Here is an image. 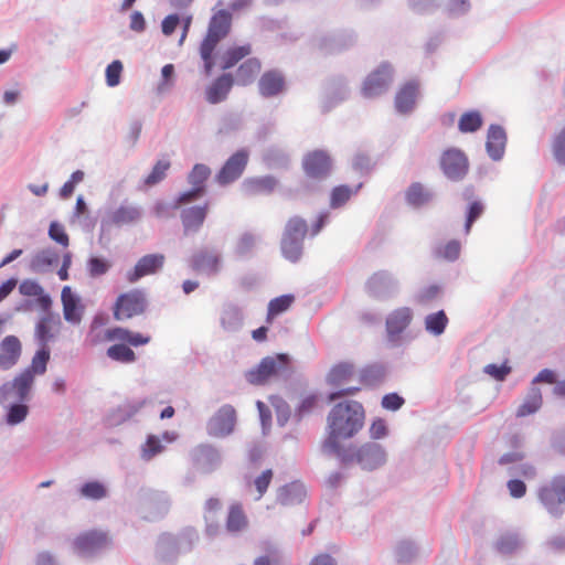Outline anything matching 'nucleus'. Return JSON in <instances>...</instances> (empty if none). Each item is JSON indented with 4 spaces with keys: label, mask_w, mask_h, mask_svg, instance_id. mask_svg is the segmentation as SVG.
I'll list each match as a JSON object with an SVG mask.
<instances>
[{
    "label": "nucleus",
    "mask_w": 565,
    "mask_h": 565,
    "mask_svg": "<svg viewBox=\"0 0 565 565\" xmlns=\"http://www.w3.org/2000/svg\"><path fill=\"white\" fill-rule=\"evenodd\" d=\"M364 409L358 402L351 401L337 404L329 417V436L324 441V448L337 451L341 439L351 438L363 426Z\"/></svg>",
    "instance_id": "f257e3e1"
},
{
    "label": "nucleus",
    "mask_w": 565,
    "mask_h": 565,
    "mask_svg": "<svg viewBox=\"0 0 565 565\" xmlns=\"http://www.w3.org/2000/svg\"><path fill=\"white\" fill-rule=\"evenodd\" d=\"M49 361L50 350L47 347L41 345V349L33 355L31 364L0 386V403L29 401L35 377L46 372Z\"/></svg>",
    "instance_id": "f03ea898"
},
{
    "label": "nucleus",
    "mask_w": 565,
    "mask_h": 565,
    "mask_svg": "<svg viewBox=\"0 0 565 565\" xmlns=\"http://www.w3.org/2000/svg\"><path fill=\"white\" fill-rule=\"evenodd\" d=\"M308 226L305 220L294 216L288 220L281 238V253L292 263L300 259Z\"/></svg>",
    "instance_id": "7ed1b4c3"
},
{
    "label": "nucleus",
    "mask_w": 565,
    "mask_h": 565,
    "mask_svg": "<svg viewBox=\"0 0 565 565\" xmlns=\"http://www.w3.org/2000/svg\"><path fill=\"white\" fill-rule=\"evenodd\" d=\"M289 358L286 354H276L264 358L259 364L246 373V380L253 385H264L270 380L285 375L288 372Z\"/></svg>",
    "instance_id": "20e7f679"
},
{
    "label": "nucleus",
    "mask_w": 565,
    "mask_h": 565,
    "mask_svg": "<svg viewBox=\"0 0 565 565\" xmlns=\"http://www.w3.org/2000/svg\"><path fill=\"white\" fill-rule=\"evenodd\" d=\"M146 297L139 289H134L118 296L114 306V318L116 320L130 319L139 316L146 310Z\"/></svg>",
    "instance_id": "39448f33"
},
{
    "label": "nucleus",
    "mask_w": 565,
    "mask_h": 565,
    "mask_svg": "<svg viewBox=\"0 0 565 565\" xmlns=\"http://www.w3.org/2000/svg\"><path fill=\"white\" fill-rule=\"evenodd\" d=\"M393 67L388 63H382L372 71L363 82L362 94L364 97L373 98L387 92L393 82Z\"/></svg>",
    "instance_id": "423d86ee"
},
{
    "label": "nucleus",
    "mask_w": 565,
    "mask_h": 565,
    "mask_svg": "<svg viewBox=\"0 0 565 565\" xmlns=\"http://www.w3.org/2000/svg\"><path fill=\"white\" fill-rule=\"evenodd\" d=\"M301 164L306 175L312 179H324L332 170L331 156L322 149L307 152L302 158Z\"/></svg>",
    "instance_id": "0eeeda50"
},
{
    "label": "nucleus",
    "mask_w": 565,
    "mask_h": 565,
    "mask_svg": "<svg viewBox=\"0 0 565 565\" xmlns=\"http://www.w3.org/2000/svg\"><path fill=\"white\" fill-rule=\"evenodd\" d=\"M386 455L381 445L370 443L358 448L353 454L344 457V461H356L363 469L372 470L381 467Z\"/></svg>",
    "instance_id": "6e6552de"
},
{
    "label": "nucleus",
    "mask_w": 565,
    "mask_h": 565,
    "mask_svg": "<svg viewBox=\"0 0 565 565\" xmlns=\"http://www.w3.org/2000/svg\"><path fill=\"white\" fill-rule=\"evenodd\" d=\"M539 498L550 513L558 515V505L565 503V477L553 478L548 484L540 489Z\"/></svg>",
    "instance_id": "1a4fd4ad"
},
{
    "label": "nucleus",
    "mask_w": 565,
    "mask_h": 565,
    "mask_svg": "<svg viewBox=\"0 0 565 565\" xmlns=\"http://www.w3.org/2000/svg\"><path fill=\"white\" fill-rule=\"evenodd\" d=\"M247 162L248 152L245 149L236 151L225 161L216 174V181L222 185L234 182L243 174Z\"/></svg>",
    "instance_id": "9d476101"
},
{
    "label": "nucleus",
    "mask_w": 565,
    "mask_h": 565,
    "mask_svg": "<svg viewBox=\"0 0 565 565\" xmlns=\"http://www.w3.org/2000/svg\"><path fill=\"white\" fill-rule=\"evenodd\" d=\"M236 425V411L232 405H223L209 420L207 430L211 436L225 437Z\"/></svg>",
    "instance_id": "9b49d317"
},
{
    "label": "nucleus",
    "mask_w": 565,
    "mask_h": 565,
    "mask_svg": "<svg viewBox=\"0 0 565 565\" xmlns=\"http://www.w3.org/2000/svg\"><path fill=\"white\" fill-rule=\"evenodd\" d=\"M440 167L447 178L460 180L468 172V159L462 151L448 149L441 156Z\"/></svg>",
    "instance_id": "f8f14e48"
},
{
    "label": "nucleus",
    "mask_w": 565,
    "mask_h": 565,
    "mask_svg": "<svg viewBox=\"0 0 565 565\" xmlns=\"http://www.w3.org/2000/svg\"><path fill=\"white\" fill-rule=\"evenodd\" d=\"M166 257L163 254H148L142 256L135 265V267L126 273V279L130 284L137 282L145 276L158 273L164 264Z\"/></svg>",
    "instance_id": "ddd939ff"
},
{
    "label": "nucleus",
    "mask_w": 565,
    "mask_h": 565,
    "mask_svg": "<svg viewBox=\"0 0 565 565\" xmlns=\"http://www.w3.org/2000/svg\"><path fill=\"white\" fill-rule=\"evenodd\" d=\"M191 267L199 274L213 276L220 273L222 259L218 253L209 249L196 252L191 257Z\"/></svg>",
    "instance_id": "4468645a"
},
{
    "label": "nucleus",
    "mask_w": 565,
    "mask_h": 565,
    "mask_svg": "<svg viewBox=\"0 0 565 565\" xmlns=\"http://www.w3.org/2000/svg\"><path fill=\"white\" fill-rule=\"evenodd\" d=\"M62 321L58 315L51 312L49 309L40 318L35 326V337L40 344L47 347V343L55 338L61 331Z\"/></svg>",
    "instance_id": "2eb2a0df"
},
{
    "label": "nucleus",
    "mask_w": 565,
    "mask_h": 565,
    "mask_svg": "<svg viewBox=\"0 0 565 565\" xmlns=\"http://www.w3.org/2000/svg\"><path fill=\"white\" fill-rule=\"evenodd\" d=\"M22 354V343L15 335H7L0 342V370L15 366Z\"/></svg>",
    "instance_id": "dca6fc26"
},
{
    "label": "nucleus",
    "mask_w": 565,
    "mask_h": 565,
    "mask_svg": "<svg viewBox=\"0 0 565 565\" xmlns=\"http://www.w3.org/2000/svg\"><path fill=\"white\" fill-rule=\"evenodd\" d=\"M306 497V488L298 481L280 487L276 493V500L282 507H295L305 501Z\"/></svg>",
    "instance_id": "f3484780"
},
{
    "label": "nucleus",
    "mask_w": 565,
    "mask_h": 565,
    "mask_svg": "<svg viewBox=\"0 0 565 565\" xmlns=\"http://www.w3.org/2000/svg\"><path fill=\"white\" fill-rule=\"evenodd\" d=\"M108 544V537L105 533L89 531L78 535L74 542L75 548L81 554H90L97 552Z\"/></svg>",
    "instance_id": "a211bd4d"
},
{
    "label": "nucleus",
    "mask_w": 565,
    "mask_h": 565,
    "mask_svg": "<svg viewBox=\"0 0 565 565\" xmlns=\"http://www.w3.org/2000/svg\"><path fill=\"white\" fill-rule=\"evenodd\" d=\"M286 86L284 75L277 70L265 72L258 81L259 94L264 97H273L282 93Z\"/></svg>",
    "instance_id": "6ab92c4d"
},
{
    "label": "nucleus",
    "mask_w": 565,
    "mask_h": 565,
    "mask_svg": "<svg viewBox=\"0 0 565 565\" xmlns=\"http://www.w3.org/2000/svg\"><path fill=\"white\" fill-rule=\"evenodd\" d=\"M419 93L417 81L406 82L399 87L395 96V107L398 113L406 114L413 110Z\"/></svg>",
    "instance_id": "aec40b11"
},
{
    "label": "nucleus",
    "mask_w": 565,
    "mask_h": 565,
    "mask_svg": "<svg viewBox=\"0 0 565 565\" xmlns=\"http://www.w3.org/2000/svg\"><path fill=\"white\" fill-rule=\"evenodd\" d=\"M209 212V204L205 203L202 206H191L184 209L181 212V222L184 228V233L198 232L203 225L205 217Z\"/></svg>",
    "instance_id": "412c9836"
},
{
    "label": "nucleus",
    "mask_w": 565,
    "mask_h": 565,
    "mask_svg": "<svg viewBox=\"0 0 565 565\" xmlns=\"http://www.w3.org/2000/svg\"><path fill=\"white\" fill-rule=\"evenodd\" d=\"M105 339L107 341L127 342L132 347L148 344L151 340L150 335H146L139 332H132L126 328L120 327L106 330Z\"/></svg>",
    "instance_id": "4be33fe9"
},
{
    "label": "nucleus",
    "mask_w": 565,
    "mask_h": 565,
    "mask_svg": "<svg viewBox=\"0 0 565 565\" xmlns=\"http://www.w3.org/2000/svg\"><path fill=\"white\" fill-rule=\"evenodd\" d=\"M61 299L64 319L73 324H78L82 320V308L78 298L73 294L71 287H63Z\"/></svg>",
    "instance_id": "5701e85b"
},
{
    "label": "nucleus",
    "mask_w": 565,
    "mask_h": 565,
    "mask_svg": "<svg viewBox=\"0 0 565 565\" xmlns=\"http://www.w3.org/2000/svg\"><path fill=\"white\" fill-rule=\"evenodd\" d=\"M248 518L244 511L243 504L234 502L228 507L225 526L230 533H239L248 527Z\"/></svg>",
    "instance_id": "b1692460"
},
{
    "label": "nucleus",
    "mask_w": 565,
    "mask_h": 565,
    "mask_svg": "<svg viewBox=\"0 0 565 565\" xmlns=\"http://www.w3.org/2000/svg\"><path fill=\"white\" fill-rule=\"evenodd\" d=\"M277 186V180L271 175L248 178L243 182L247 195L270 194Z\"/></svg>",
    "instance_id": "393cba45"
},
{
    "label": "nucleus",
    "mask_w": 565,
    "mask_h": 565,
    "mask_svg": "<svg viewBox=\"0 0 565 565\" xmlns=\"http://www.w3.org/2000/svg\"><path fill=\"white\" fill-rule=\"evenodd\" d=\"M19 291L23 296L35 297L38 306L43 311L51 309V297L44 292L42 286L39 282L31 279H25L20 284Z\"/></svg>",
    "instance_id": "a878e982"
},
{
    "label": "nucleus",
    "mask_w": 565,
    "mask_h": 565,
    "mask_svg": "<svg viewBox=\"0 0 565 565\" xmlns=\"http://www.w3.org/2000/svg\"><path fill=\"white\" fill-rule=\"evenodd\" d=\"M393 286L394 281L386 271L374 273L365 285L367 292L375 298H380L391 291Z\"/></svg>",
    "instance_id": "bb28decb"
},
{
    "label": "nucleus",
    "mask_w": 565,
    "mask_h": 565,
    "mask_svg": "<svg viewBox=\"0 0 565 565\" xmlns=\"http://www.w3.org/2000/svg\"><path fill=\"white\" fill-rule=\"evenodd\" d=\"M412 318V310L407 307L394 310L386 319L387 332L392 335L402 333L409 326Z\"/></svg>",
    "instance_id": "cd10ccee"
},
{
    "label": "nucleus",
    "mask_w": 565,
    "mask_h": 565,
    "mask_svg": "<svg viewBox=\"0 0 565 565\" xmlns=\"http://www.w3.org/2000/svg\"><path fill=\"white\" fill-rule=\"evenodd\" d=\"M507 136L503 128L500 126H491L488 130V138H487V150L489 156L494 159L499 160L503 152L505 147Z\"/></svg>",
    "instance_id": "c85d7f7f"
},
{
    "label": "nucleus",
    "mask_w": 565,
    "mask_h": 565,
    "mask_svg": "<svg viewBox=\"0 0 565 565\" xmlns=\"http://www.w3.org/2000/svg\"><path fill=\"white\" fill-rule=\"evenodd\" d=\"M231 14L225 10L217 11L211 19L207 35L221 41L227 35L231 29Z\"/></svg>",
    "instance_id": "c756f323"
},
{
    "label": "nucleus",
    "mask_w": 565,
    "mask_h": 565,
    "mask_svg": "<svg viewBox=\"0 0 565 565\" xmlns=\"http://www.w3.org/2000/svg\"><path fill=\"white\" fill-rule=\"evenodd\" d=\"M233 85L231 75H222L206 90V99L211 104H217L226 98Z\"/></svg>",
    "instance_id": "7c9ffc66"
},
{
    "label": "nucleus",
    "mask_w": 565,
    "mask_h": 565,
    "mask_svg": "<svg viewBox=\"0 0 565 565\" xmlns=\"http://www.w3.org/2000/svg\"><path fill=\"white\" fill-rule=\"evenodd\" d=\"M262 70V63L258 58L246 60L236 71V83L241 86L250 85Z\"/></svg>",
    "instance_id": "2f4dec72"
},
{
    "label": "nucleus",
    "mask_w": 565,
    "mask_h": 565,
    "mask_svg": "<svg viewBox=\"0 0 565 565\" xmlns=\"http://www.w3.org/2000/svg\"><path fill=\"white\" fill-rule=\"evenodd\" d=\"M141 216L138 206L131 204H122L110 214L113 224L121 226L137 222Z\"/></svg>",
    "instance_id": "473e14b6"
},
{
    "label": "nucleus",
    "mask_w": 565,
    "mask_h": 565,
    "mask_svg": "<svg viewBox=\"0 0 565 565\" xmlns=\"http://www.w3.org/2000/svg\"><path fill=\"white\" fill-rule=\"evenodd\" d=\"M543 403L541 390L536 386H531L524 402L516 411L518 417H525L537 412Z\"/></svg>",
    "instance_id": "72a5a7b5"
},
{
    "label": "nucleus",
    "mask_w": 565,
    "mask_h": 565,
    "mask_svg": "<svg viewBox=\"0 0 565 565\" xmlns=\"http://www.w3.org/2000/svg\"><path fill=\"white\" fill-rule=\"evenodd\" d=\"M58 257L56 253L51 249H43L38 252L30 262V268L34 273H43L47 270L53 264L57 263Z\"/></svg>",
    "instance_id": "f704fd0d"
},
{
    "label": "nucleus",
    "mask_w": 565,
    "mask_h": 565,
    "mask_svg": "<svg viewBox=\"0 0 565 565\" xmlns=\"http://www.w3.org/2000/svg\"><path fill=\"white\" fill-rule=\"evenodd\" d=\"M26 402L28 401H14L11 403H0L1 405L8 406L6 420L9 425H18L26 418L29 414V406L25 404Z\"/></svg>",
    "instance_id": "c9c22d12"
},
{
    "label": "nucleus",
    "mask_w": 565,
    "mask_h": 565,
    "mask_svg": "<svg viewBox=\"0 0 565 565\" xmlns=\"http://www.w3.org/2000/svg\"><path fill=\"white\" fill-rule=\"evenodd\" d=\"M354 373V366L347 362L335 364L328 374V382L331 385H341L348 382Z\"/></svg>",
    "instance_id": "e433bc0d"
},
{
    "label": "nucleus",
    "mask_w": 565,
    "mask_h": 565,
    "mask_svg": "<svg viewBox=\"0 0 565 565\" xmlns=\"http://www.w3.org/2000/svg\"><path fill=\"white\" fill-rule=\"evenodd\" d=\"M483 124L482 116L478 110L463 113L458 121V128L461 132H475L481 128Z\"/></svg>",
    "instance_id": "4c0bfd02"
},
{
    "label": "nucleus",
    "mask_w": 565,
    "mask_h": 565,
    "mask_svg": "<svg viewBox=\"0 0 565 565\" xmlns=\"http://www.w3.org/2000/svg\"><path fill=\"white\" fill-rule=\"evenodd\" d=\"M250 52H252V47H250L249 44L228 49L223 54V57H222V61H223L222 68L223 70H228V68L233 67L241 60H243L244 57L248 56L250 54Z\"/></svg>",
    "instance_id": "58836bf2"
},
{
    "label": "nucleus",
    "mask_w": 565,
    "mask_h": 565,
    "mask_svg": "<svg viewBox=\"0 0 565 565\" xmlns=\"http://www.w3.org/2000/svg\"><path fill=\"white\" fill-rule=\"evenodd\" d=\"M243 316L238 307L230 305L222 310L221 324L225 330H235L242 324Z\"/></svg>",
    "instance_id": "ea45409f"
},
{
    "label": "nucleus",
    "mask_w": 565,
    "mask_h": 565,
    "mask_svg": "<svg viewBox=\"0 0 565 565\" xmlns=\"http://www.w3.org/2000/svg\"><path fill=\"white\" fill-rule=\"evenodd\" d=\"M431 199V193L422 183H413L406 191V200L414 206H420Z\"/></svg>",
    "instance_id": "a19ab883"
},
{
    "label": "nucleus",
    "mask_w": 565,
    "mask_h": 565,
    "mask_svg": "<svg viewBox=\"0 0 565 565\" xmlns=\"http://www.w3.org/2000/svg\"><path fill=\"white\" fill-rule=\"evenodd\" d=\"M447 324L448 317L444 310L430 313L425 319L426 330L434 335H440L445 331Z\"/></svg>",
    "instance_id": "79ce46f5"
},
{
    "label": "nucleus",
    "mask_w": 565,
    "mask_h": 565,
    "mask_svg": "<svg viewBox=\"0 0 565 565\" xmlns=\"http://www.w3.org/2000/svg\"><path fill=\"white\" fill-rule=\"evenodd\" d=\"M295 298L291 295H284L269 301L267 322L271 323L274 318L285 311H287L292 305Z\"/></svg>",
    "instance_id": "37998d69"
},
{
    "label": "nucleus",
    "mask_w": 565,
    "mask_h": 565,
    "mask_svg": "<svg viewBox=\"0 0 565 565\" xmlns=\"http://www.w3.org/2000/svg\"><path fill=\"white\" fill-rule=\"evenodd\" d=\"M107 356L121 363H131L136 360L135 352L127 345L119 343L107 349Z\"/></svg>",
    "instance_id": "c03bdc74"
},
{
    "label": "nucleus",
    "mask_w": 565,
    "mask_h": 565,
    "mask_svg": "<svg viewBox=\"0 0 565 565\" xmlns=\"http://www.w3.org/2000/svg\"><path fill=\"white\" fill-rule=\"evenodd\" d=\"M211 175V170L207 166L196 163L188 175V181L192 186L203 188L205 191V182Z\"/></svg>",
    "instance_id": "a18cd8bd"
},
{
    "label": "nucleus",
    "mask_w": 565,
    "mask_h": 565,
    "mask_svg": "<svg viewBox=\"0 0 565 565\" xmlns=\"http://www.w3.org/2000/svg\"><path fill=\"white\" fill-rule=\"evenodd\" d=\"M169 160H159L152 168L151 172L146 177L143 183L147 186H152L162 181L168 170L170 169Z\"/></svg>",
    "instance_id": "49530a36"
},
{
    "label": "nucleus",
    "mask_w": 565,
    "mask_h": 565,
    "mask_svg": "<svg viewBox=\"0 0 565 565\" xmlns=\"http://www.w3.org/2000/svg\"><path fill=\"white\" fill-rule=\"evenodd\" d=\"M359 188L360 185L355 190H352L348 185L335 186L331 192L330 206L338 209L344 205L350 200V198L356 193Z\"/></svg>",
    "instance_id": "de8ad7c7"
},
{
    "label": "nucleus",
    "mask_w": 565,
    "mask_h": 565,
    "mask_svg": "<svg viewBox=\"0 0 565 565\" xmlns=\"http://www.w3.org/2000/svg\"><path fill=\"white\" fill-rule=\"evenodd\" d=\"M218 42L220 41H216L215 38H212L206 34V36L201 43L200 53L202 60L204 61V67L206 73H210L213 67L212 55Z\"/></svg>",
    "instance_id": "09e8293b"
},
{
    "label": "nucleus",
    "mask_w": 565,
    "mask_h": 565,
    "mask_svg": "<svg viewBox=\"0 0 565 565\" xmlns=\"http://www.w3.org/2000/svg\"><path fill=\"white\" fill-rule=\"evenodd\" d=\"M81 494L87 499L100 500L106 497L107 490L102 482L89 481L82 486Z\"/></svg>",
    "instance_id": "8fccbe9b"
},
{
    "label": "nucleus",
    "mask_w": 565,
    "mask_h": 565,
    "mask_svg": "<svg viewBox=\"0 0 565 565\" xmlns=\"http://www.w3.org/2000/svg\"><path fill=\"white\" fill-rule=\"evenodd\" d=\"M552 152L555 160L565 166V127L562 128L552 140Z\"/></svg>",
    "instance_id": "3c124183"
},
{
    "label": "nucleus",
    "mask_w": 565,
    "mask_h": 565,
    "mask_svg": "<svg viewBox=\"0 0 565 565\" xmlns=\"http://www.w3.org/2000/svg\"><path fill=\"white\" fill-rule=\"evenodd\" d=\"M122 63L119 60L113 61L106 68V83L109 87H115L120 83L122 73Z\"/></svg>",
    "instance_id": "603ef678"
},
{
    "label": "nucleus",
    "mask_w": 565,
    "mask_h": 565,
    "mask_svg": "<svg viewBox=\"0 0 565 565\" xmlns=\"http://www.w3.org/2000/svg\"><path fill=\"white\" fill-rule=\"evenodd\" d=\"M460 243L458 241H450L437 249L438 257L446 260H456L460 255Z\"/></svg>",
    "instance_id": "864d4df0"
},
{
    "label": "nucleus",
    "mask_w": 565,
    "mask_h": 565,
    "mask_svg": "<svg viewBox=\"0 0 565 565\" xmlns=\"http://www.w3.org/2000/svg\"><path fill=\"white\" fill-rule=\"evenodd\" d=\"M163 446L157 436H149L142 447V457L147 460L161 452Z\"/></svg>",
    "instance_id": "5fc2aeb1"
},
{
    "label": "nucleus",
    "mask_w": 565,
    "mask_h": 565,
    "mask_svg": "<svg viewBox=\"0 0 565 565\" xmlns=\"http://www.w3.org/2000/svg\"><path fill=\"white\" fill-rule=\"evenodd\" d=\"M273 470L267 469L263 471L255 480L254 486L258 492L257 499H260L267 491L271 480H273Z\"/></svg>",
    "instance_id": "6e6d98bb"
},
{
    "label": "nucleus",
    "mask_w": 565,
    "mask_h": 565,
    "mask_svg": "<svg viewBox=\"0 0 565 565\" xmlns=\"http://www.w3.org/2000/svg\"><path fill=\"white\" fill-rule=\"evenodd\" d=\"M50 237L56 243L61 244L64 247L68 246V235L65 233L64 226L53 222L49 228Z\"/></svg>",
    "instance_id": "4d7b16f0"
},
{
    "label": "nucleus",
    "mask_w": 565,
    "mask_h": 565,
    "mask_svg": "<svg viewBox=\"0 0 565 565\" xmlns=\"http://www.w3.org/2000/svg\"><path fill=\"white\" fill-rule=\"evenodd\" d=\"M110 264L98 257H93L88 262V270L93 277L102 276L108 271Z\"/></svg>",
    "instance_id": "13d9d810"
},
{
    "label": "nucleus",
    "mask_w": 565,
    "mask_h": 565,
    "mask_svg": "<svg viewBox=\"0 0 565 565\" xmlns=\"http://www.w3.org/2000/svg\"><path fill=\"white\" fill-rule=\"evenodd\" d=\"M483 205L479 201H475L469 205L467 220L465 224L466 233L470 232L473 222L482 214Z\"/></svg>",
    "instance_id": "bf43d9fd"
},
{
    "label": "nucleus",
    "mask_w": 565,
    "mask_h": 565,
    "mask_svg": "<svg viewBox=\"0 0 565 565\" xmlns=\"http://www.w3.org/2000/svg\"><path fill=\"white\" fill-rule=\"evenodd\" d=\"M204 192L205 191L203 190V188L192 186L191 190L185 191L179 195V198L175 201V207H179L182 204H186L200 199L204 194Z\"/></svg>",
    "instance_id": "052dcab7"
},
{
    "label": "nucleus",
    "mask_w": 565,
    "mask_h": 565,
    "mask_svg": "<svg viewBox=\"0 0 565 565\" xmlns=\"http://www.w3.org/2000/svg\"><path fill=\"white\" fill-rule=\"evenodd\" d=\"M511 367L507 364L497 365L489 364L484 367V372L498 381H502L510 373Z\"/></svg>",
    "instance_id": "680f3d73"
},
{
    "label": "nucleus",
    "mask_w": 565,
    "mask_h": 565,
    "mask_svg": "<svg viewBox=\"0 0 565 565\" xmlns=\"http://www.w3.org/2000/svg\"><path fill=\"white\" fill-rule=\"evenodd\" d=\"M404 404V398L396 393L386 394L382 398V406L388 411H397Z\"/></svg>",
    "instance_id": "e2e57ef3"
},
{
    "label": "nucleus",
    "mask_w": 565,
    "mask_h": 565,
    "mask_svg": "<svg viewBox=\"0 0 565 565\" xmlns=\"http://www.w3.org/2000/svg\"><path fill=\"white\" fill-rule=\"evenodd\" d=\"M508 490L513 498H522L526 493V486L519 479H512L508 482Z\"/></svg>",
    "instance_id": "0e129e2a"
},
{
    "label": "nucleus",
    "mask_w": 565,
    "mask_h": 565,
    "mask_svg": "<svg viewBox=\"0 0 565 565\" xmlns=\"http://www.w3.org/2000/svg\"><path fill=\"white\" fill-rule=\"evenodd\" d=\"M387 434V427L384 419L379 418L374 420L370 427V435L374 439L384 437Z\"/></svg>",
    "instance_id": "69168bd1"
},
{
    "label": "nucleus",
    "mask_w": 565,
    "mask_h": 565,
    "mask_svg": "<svg viewBox=\"0 0 565 565\" xmlns=\"http://www.w3.org/2000/svg\"><path fill=\"white\" fill-rule=\"evenodd\" d=\"M256 244V239L252 234H245L241 237L237 244V252L239 254H246L250 252Z\"/></svg>",
    "instance_id": "338daca9"
},
{
    "label": "nucleus",
    "mask_w": 565,
    "mask_h": 565,
    "mask_svg": "<svg viewBox=\"0 0 565 565\" xmlns=\"http://www.w3.org/2000/svg\"><path fill=\"white\" fill-rule=\"evenodd\" d=\"M180 20H179V17L177 14H170L168 17H166L162 21V32L164 35H171L178 24H179Z\"/></svg>",
    "instance_id": "774afa93"
}]
</instances>
